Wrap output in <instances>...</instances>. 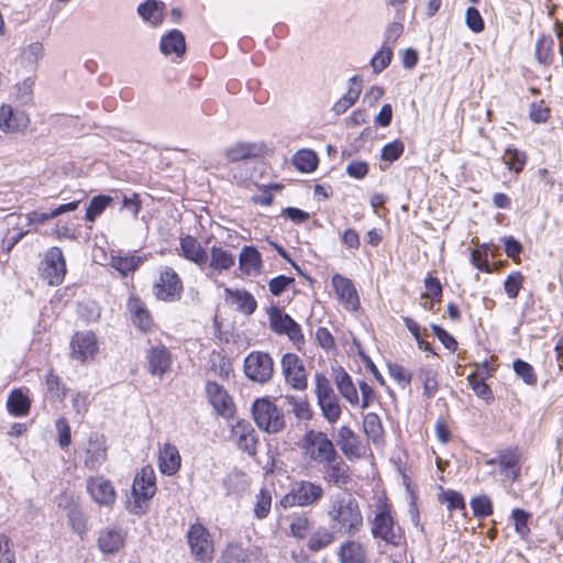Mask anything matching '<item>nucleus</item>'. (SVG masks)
I'll list each match as a JSON object with an SVG mask.
<instances>
[{
    "label": "nucleus",
    "instance_id": "obj_36",
    "mask_svg": "<svg viewBox=\"0 0 563 563\" xmlns=\"http://www.w3.org/2000/svg\"><path fill=\"white\" fill-rule=\"evenodd\" d=\"M334 540L335 531L327 527H319L310 534L307 541V549L310 552H319L328 548Z\"/></svg>",
    "mask_w": 563,
    "mask_h": 563
},
{
    "label": "nucleus",
    "instance_id": "obj_2",
    "mask_svg": "<svg viewBox=\"0 0 563 563\" xmlns=\"http://www.w3.org/2000/svg\"><path fill=\"white\" fill-rule=\"evenodd\" d=\"M265 153V145L262 143H236L225 150V158L230 163L238 164L231 170L232 177L244 184L253 178L254 170L250 166L251 159L260 157Z\"/></svg>",
    "mask_w": 563,
    "mask_h": 563
},
{
    "label": "nucleus",
    "instance_id": "obj_8",
    "mask_svg": "<svg viewBox=\"0 0 563 563\" xmlns=\"http://www.w3.org/2000/svg\"><path fill=\"white\" fill-rule=\"evenodd\" d=\"M372 534L374 538H379L394 547H398L402 539L400 528L396 527L395 520L386 507L375 515L372 525Z\"/></svg>",
    "mask_w": 563,
    "mask_h": 563
},
{
    "label": "nucleus",
    "instance_id": "obj_50",
    "mask_svg": "<svg viewBox=\"0 0 563 563\" xmlns=\"http://www.w3.org/2000/svg\"><path fill=\"white\" fill-rule=\"evenodd\" d=\"M423 384V396L431 398L438 391L437 374L431 367H422L418 375Z\"/></svg>",
    "mask_w": 563,
    "mask_h": 563
},
{
    "label": "nucleus",
    "instance_id": "obj_51",
    "mask_svg": "<svg viewBox=\"0 0 563 563\" xmlns=\"http://www.w3.org/2000/svg\"><path fill=\"white\" fill-rule=\"evenodd\" d=\"M46 389L49 397L54 400L62 401L66 396V388L63 385L60 378L53 372H48L46 375Z\"/></svg>",
    "mask_w": 563,
    "mask_h": 563
},
{
    "label": "nucleus",
    "instance_id": "obj_12",
    "mask_svg": "<svg viewBox=\"0 0 563 563\" xmlns=\"http://www.w3.org/2000/svg\"><path fill=\"white\" fill-rule=\"evenodd\" d=\"M191 553L197 560H206L213 552V543L210 533L201 523L191 525L187 532Z\"/></svg>",
    "mask_w": 563,
    "mask_h": 563
},
{
    "label": "nucleus",
    "instance_id": "obj_59",
    "mask_svg": "<svg viewBox=\"0 0 563 563\" xmlns=\"http://www.w3.org/2000/svg\"><path fill=\"white\" fill-rule=\"evenodd\" d=\"M471 263L479 271L489 273L490 265L487 258V245L483 244L481 250H473L471 253Z\"/></svg>",
    "mask_w": 563,
    "mask_h": 563
},
{
    "label": "nucleus",
    "instance_id": "obj_16",
    "mask_svg": "<svg viewBox=\"0 0 563 563\" xmlns=\"http://www.w3.org/2000/svg\"><path fill=\"white\" fill-rule=\"evenodd\" d=\"M107 459L104 437L97 432L91 433L85 446L84 464L91 471H97Z\"/></svg>",
    "mask_w": 563,
    "mask_h": 563
},
{
    "label": "nucleus",
    "instance_id": "obj_21",
    "mask_svg": "<svg viewBox=\"0 0 563 563\" xmlns=\"http://www.w3.org/2000/svg\"><path fill=\"white\" fill-rule=\"evenodd\" d=\"M206 395L211 406L219 415L230 416L232 413V399L220 384L208 380L206 383Z\"/></svg>",
    "mask_w": 563,
    "mask_h": 563
},
{
    "label": "nucleus",
    "instance_id": "obj_54",
    "mask_svg": "<svg viewBox=\"0 0 563 563\" xmlns=\"http://www.w3.org/2000/svg\"><path fill=\"white\" fill-rule=\"evenodd\" d=\"M512 367L516 375L519 376L527 385L537 384L538 379L536 372L532 365H530L528 362L518 358L514 362Z\"/></svg>",
    "mask_w": 563,
    "mask_h": 563
},
{
    "label": "nucleus",
    "instance_id": "obj_53",
    "mask_svg": "<svg viewBox=\"0 0 563 563\" xmlns=\"http://www.w3.org/2000/svg\"><path fill=\"white\" fill-rule=\"evenodd\" d=\"M391 58V47L383 45L382 48L371 59V66L373 68V71L375 74H380L389 66Z\"/></svg>",
    "mask_w": 563,
    "mask_h": 563
},
{
    "label": "nucleus",
    "instance_id": "obj_14",
    "mask_svg": "<svg viewBox=\"0 0 563 563\" xmlns=\"http://www.w3.org/2000/svg\"><path fill=\"white\" fill-rule=\"evenodd\" d=\"M71 357L85 362L98 352V342L93 332H76L70 341Z\"/></svg>",
    "mask_w": 563,
    "mask_h": 563
},
{
    "label": "nucleus",
    "instance_id": "obj_39",
    "mask_svg": "<svg viewBox=\"0 0 563 563\" xmlns=\"http://www.w3.org/2000/svg\"><path fill=\"white\" fill-rule=\"evenodd\" d=\"M7 407L12 416L24 417L30 411L31 401L20 389H15L9 395Z\"/></svg>",
    "mask_w": 563,
    "mask_h": 563
},
{
    "label": "nucleus",
    "instance_id": "obj_38",
    "mask_svg": "<svg viewBox=\"0 0 563 563\" xmlns=\"http://www.w3.org/2000/svg\"><path fill=\"white\" fill-rule=\"evenodd\" d=\"M68 525L71 530L81 538L87 532V520L82 508L75 501L68 503L66 506Z\"/></svg>",
    "mask_w": 563,
    "mask_h": 563
},
{
    "label": "nucleus",
    "instance_id": "obj_48",
    "mask_svg": "<svg viewBox=\"0 0 563 563\" xmlns=\"http://www.w3.org/2000/svg\"><path fill=\"white\" fill-rule=\"evenodd\" d=\"M467 382L478 398L486 402H490L494 399L490 387L484 382V378H479L476 373L470 374Z\"/></svg>",
    "mask_w": 563,
    "mask_h": 563
},
{
    "label": "nucleus",
    "instance_id": "obj_56",
    "mask_svg": "<svg viewBox=\"0 0 563 563\" xmlns=\"http://www.w3.org/2000/svg\"><path fill=\"white\" fill-rule=\"evenodd\" d=\"M465 24L474 33H481L485 29V22L479 11L474 7H468L465 12Z\"/></svg>",
    "mask_w": 563,
    "mask_h": 563
},
{
    "label": "nucleus",
    "instance_id": "obj_41",
    "mask_svg": "<svg viewBox=\"0 0 563 563\" xmlns=\"http://www.w3.org/2000/svg\"><path fill=\"white\" fill-rule=\"evenodd\" d=\"M554 41L550 36L542 35L536 44V58L542 65H550L553 60Z\"/></svg>",
    "mask_w": 563,
    "mask_h": 563
},
{
    "label": "nucleus",
    "instance_id": "obj_28",
    "mask_svg": "<svg viewBox=\"0 0 563 563\" xmlns=\"http://www.w3.org/2000/svg\"><path fill=\"white\" fill-rule=\"evenodd\" d=\"M263 266L262 255L255 246L245 245L239 255V269L243 275H258Z\"/></svg>",
    "mask_w": 563,
    "mask_h": 563
},
{
    "label": "nucleus",
    "instance_id": "obj_5",
    "mask_svg": "<svg viewBox=\"0 0 563 563\" xmlns=\"http://www.w3.org/2000/svg\"><path fill=\"white\" fill-rule=\"evenodd\" d=\"M252 415L257 427L267 433H278L285 428L284 413L268 399H256Z\"/></svg>",
    "mask_w": 563,
    "mask_h": 563
},
{
    "label": "nucleus",
    "instance_id": "obj_32",
    "mask_svg": "<svg viewBox=\"0 0 563 563\" xmlns=\"http://www.w3.org/2000/svg\"><path fill=\"white\" fill-rule=\"evenodd\" d=\"M159 49L164 55L175 54L181 57L186 52V41L179 30H172L163 35L159 43Z\"/></svg>",
    "mask_w": 563,
    "mask_h": 563
},
{
    "label": "nucleus",
    "instance_id": "obj_58",
    "mask_svg": "<svg viewBox=\"0 0 563 563\" xmlns=\"http://www.w3.org/2000/svg\"><path fill=\"white\" fill-rule=\"evenodd\" d=\"M290 532L296 539H303L310 529V520L306 516H295L289 525Z\"/></svg>",
    "mask_w": 563,
    "mask_h": 563
},
{
    "label": "nucleus",
    "instance_id": "obj_10",
    "mask_svg": "<svg viewBox=\"0 0 563 563\" xmlns=\"http://www.w3.org/2000/svg\"><path fill=\"white\" fill-rule=\"evenodd\" d=\"M183 290L181 279L172 267H165L153 288L155 297L164 301L178 300Z\"/></svg>",
    "mask_w": 563,
    "mask_h": 563
},
{
    "label": "nucleus",
    "instance_id": "obj_43",
    "mask_svg": "<svg viewBox=\"0 0 563 563\" xmlns=\"http://www.w3.org/2000/svg\"><path fill=\"white\" fill-rule=\"evenodd\" d=\"M255 504L253 508L254 517L262 520L265 519L272 508V495L267 488H262L255 496Z\"/></svg>",
    "mask_w": 563,
    "mask_h": 563
},
{
    "label": "nucleus",
    "instance_id": "obj_49",
    "mask_svg": "<svg viewBox=\"0 0 563 563\" xmlns=\"http://www.w3.org/2000/svg\"><path fill=\"white\" fill-rule=\"evenodd\" d=\"M365 434L373 441H377L383 434V426L377 413L368 412L363 420Z\"/></svg>",
    "mask_w": 563,
    "mask_h": 563
},
{
    "label": "nucleus",
    "instance_id": "obj_44",
    "mask_svg": "<svg viewBox=\"0 0 563 563\" xmlns=\"http://www.w3.org/2000/svg\"><path fill=\"white\" fill-rule=\"evenodd\" d=\"M141 263L139 256H111L110 265L118 271L122 276L135 271Z\"/></svg>",
    "mask_w": 563,
    "mask_h": 563
},
{
    "label": "nucleus",
    "instance_id": "obj_6",
    "mask_svg": "<svg viewBox=\"0 0 563 563\" xmlns=\"http://www.w3.org/2000/svg\"><path fill=\"white\" fill-rule=\"evenodd\" d=\"M243 369L250 380L266 384L273 377L274 361L266 352L253 351L244 358Z\"/></svg>",
    "mask_w": 563,
    "mask_h": 563
},
{
    "label": "nucleus",
    "instance_id": "obj_3",
    "mask_svg": "<svg viewBox=\"0 0 563 563\" xmlns=\"http://www.w3.org/2000/svg\"><path fill=\"white\" fill-rule=\"evenodd\" d=\"M301 449L318 465H323L339 455L332 440L322 431H307L301 440Z\"/></svg>",
    "mask_w": 563,
    "mask_h": 563
},
{
    "label": "nucleus",
    "instance_id": "obj_30",
    "mask_svg": "<svg viewBox=\"0 0 563 563\" xmlns=\"http://www.w3.org/2000/svg\"><path fill=\"white\" fill-rule=\"evenodd\" d=\"M165 3L159 0H145L137 5V14L141 19L152 25L158 26L164 21Z\"/></svg>",
    "mask_w": 563,
    "mask_h": 563
},
{
    "label": "nucleus",
    "instance_id": "obj_60",
    "mask_svg": "<svg viewBox=\"0 0 563 563\" xmlns=\"http://www.w3.org/2000/svg\"><path fill=\"white\" fill-rule=\"evenodd\" d=\"M523 277L519 272H514L510 275H508L507 279L505 280L504 287L505 291L510 299H515L519 290L522 286Z\"/></svg>",
    "mask_w": 563,
    "mask_h": 563
},
{
    "label": "nucleus",
    "instance_id": "obj_55",
    "mask_svg": "<svg viewBox=\"0 0 563 563\" xmlns=\"http://www.w3.org/2000/svg\"><path fill=\"white\" fill-rule=\"evenodd\" d=\"M314 382H316L314 393L317 396V401L320 399L329 398V397L336 395L333 390V387H332L329 378L325 375H323L321 373H316Z\"/></svg>",
    "mask_w": 563,
    "mask_h": 563
},
{
    "label": "nucleus",
    "instance_id": "obj_15",
    "mask_svg": "<svg viewBox=\"0 0 563 563\" xmlns=\"http://www.w3.org/2000/svg\"><path fill=\"white\" fill-rule=\"evenodd\" d=\"M30 123L27 114L12 108L10 104L0 106V130L3 133H18L24 131Z\"/></svg>",
    "mask_w": 563,
    "mask_h": 563
},
{
    "label": "nucleus",
    "instance_id": "obj_9",
    "mask_svg": "<svg viewBox=\"0 0 563 563\" xmlns=\"http://www.w3.org/2000/svg\"><path fill=\"white\" fill-rule=\"evenodd\" d=\"M156 493V475L151 465H145L135 475L132 485V495L135 507L141 508L142 503H146L154 497Z\"/></svg>",
    "mask_w": 563,
    "mask_h": 563
},
{
    "label": "nucleus",
    "instance_id": "obj_25",
    "mask_svg": "<svg viewBox=\"0 0 563 563\" xmlns=\"http://www.w3.org/2000/svg\"><path fill=\"white\" fill-rule=\"evenodd\" d=\"M300 507H308L318 504L324 496L323 487L310 481H297L294 483Z\"/></svg>",
    "mask_w": 563,
    "mask_h": 563
},
{
    "label": "nucleus",
    "instance_id": "obj_1",
    "mask_svg": "<svg viewBox=\"0 0 563 563\" xmlns=\"http://www.w3.org/2000/svg\"><path fill=\"white\" fill-rule=\"evenodd\" d=\"M327 514L332 528L340 534L354 537L364 527L358 501L350 494L332 495Z\"/></svg>",
    "mask_w": 563,
    "mask_h": 563
},
{
    "label": "nucleus",
    "instance_id": "obj_26",
    "mask_svg": "<svg viewBox=\"0 0 563 563\" xmlns=\"http://www.w3.org/2000/svg\"><path fill=\"white\" fill-rule=\"evenodd\" d=\"M148 372L153 376H163L169 371L172 365V356L169 351L163 346H153L147 352Z\"/></svg>",
    "mask_w": 563,
    "mask_h": 563
},
{
    "label": "nucleus",
    "instance_id": "obj_64",
    "mask_svg": "<svg viewBox=\"0 0 563 563\" xmlns=\"http://www.w3.org/2000/svg\"><path fill=\"white\" fill-rule=\"evenodd\" d=\"M346 174L355 179H363L369 172V166L365 161H352L347 164Z\"/></svg>",
    "mask_w": 563,
    "mask_h": 563
},
{
    "label": "nucleus",
    "instance_id": "obj_29",
    "mask_svg": "<svg viewBox=\"0 0 563 563\" xmlns=\"http://www.w3.org/2000/svg\"><path fill=\"white\" fill-rule=\"evenodd\" d=\"M208 276H212L214 273H222L223 271L231 269L235 264L234 255L220 246L213 245L210 249V261L208 260Z\"/></svg>",
    "mask_w": 563,
    "mask_h": 563
},
{
    "label": "nucleus",
    "instance_id": "obj_34",
    "mask_svg": "<svg viewBox=\"0 0 563 563\" xmlns=\"http://www.w3.org/2000/svg\"><path fill=\"white\" fill-rule=\"evenodd\" d=\"M333 374L334 383L342 397L351 405H356L358 402V395L351 376L342 367L334 369Z\"/></svg>",
    "mask_w": 563,
    "mask_h": 563
},
{
    "label": "nucleus",
    "instance_id": "obj_40",
    "mask_svg": "<svg viewBox=\"0 0 563 563\" xmlns=\"http://www.w3.org/2000/svg\"><path fill=\"white\" fill-rule=\"evenodd\" d=\"M318 406L329 423H335L340 419L342 410L336 395L318 400Z\"/></svg>",
    "mask_w": 563,
    "mask_h": 563
},
{
    "label": "nucleus",
    "instance_id": "obj_20",
    "mask_svg": "<svg viewBox=\"0 0 563 563\" xmlns=\"http://www.w3.org/2000/svg\"><path fill=\"white\" fill-rule=\"evenodd\" d=\"M87 490L99 505L111 506L115 501L114 487L103 477H90L87 481Z\"/></svg>",
    "mask_w": 563,
    "mask_h": 563
},
{
    "label": "nucleus",
    "instance_id": "obj_19",
    "mask_svg": "<svg viewBox=\"0 0 563 563\" xmlns=\"http://www.w3.org/2000/svg\"><path fill=\"white\" fill-rule=\"evenodd\" d=\"M232 435L235 438L239 449L250 455L256 454L257 434L249 421H238L232 427Z\"/></svg>",
    "mask_w": 563,
    "mask_h": 563
},
{
    "label": "nucleus",
    "instance_id": "obj_18",
    "mask_svg": "<svg viewBox=\"0 0 563 563\" xmlns=\"http://www.w3.org/2000/svg\"><path fill=\"white\" fill-rule=\"evenodd\" d=\"M179 249V255L187 261L196 264L200 268L207 266L209 260L208 252L195 236L187 234L180 238Z\"/></svg>",
    "mask_w": 563,
    "mask_h": 563
},
{
    "label": "nucleus",
    "instance_id": "obj_23",
    "mask_svg": "<svg viewBox=\"0 0 563 563\" xmlns=\"http://www.w3.org/2000/svg\"><path fill=\"white\" fill-rule=\"evenodd\" d=\"M336 442L347 460L353 461L362 456L358 435L350 427L342 426L339 429Z\"/></svg>",
    "mask_w": 563,
    "mask_h": 563
},
{
    "label": "nucleus",
    "instance_id": "obj_61",
    "mask_svg": "<svg viewBox=\"0 0 563 563\" xmlns=\"http://www.w3.org/2000/svg\"><path fill=\"white\" fill-rule=\"evenodd\" d=\"M389 375L394 378L401 388H406L409 386L411 382V374L405 367L399 364H389L388 365Z\"/></svg>",
    "mask_w": 563,
    "mask_h": 563
},
{
    "label": "nucleus",
    "instance_id": "obj_27",
    "mask_svg": "<svg viewBox=\"0 0 563 563\" xmlns=\"http://www.w3.org/2000/svg\"><path fill=\"white\" fill-rule=\"evenodd\" d=\"M181 457L176 445L165 443L158 451V468L162 474L172 476L180 468Z\"/></svg>",
    "mask_w": 563,
    "mask_h": 563
},
{
    "label": "nucleus",
    "instance_id": "obj_22",
    "mask_svg": "<svg viewBox=\"0 0 563 563\" xmlns=\"http://www.w3.org/2000/svg\"><path fill=\"white\" fill-rule=\"evenodd\" d=\"M322 466L324 468L323 479L328 484L342 487L350 483V467L340 455L324 463Z\"/></svg>",
    "mask_w": 563,
    "mask_h": 563
},
{
    "label": "nucleus",
    "instance_id": "obj_24",
    "mask_svg": "<svg viewBox=\"0 0 563 563\" xmlns=\"http://www.w3.org/2000/svg\"><path fill=\"white\" fill-rule=\"evenodd\" d=\"M332 285L340 300L346 308L352 310H356L358 308V295L351 279L341 276L340 274H335L332 277Z\"/></svg>",
    "mask_w": 563,
    "mask_h": 563
},
{
    "label": "nucleus",
    "instance_id": "obj_37",
    "mask_svg": "<svg viewBox=\"0 0 563 563\" xmlns=\"http://www.w3.org/2000/svg\"><path fill=\"white\" fill-rule=\"evenodd\" d=\"M339 558L341 563H364L365 549L360 542L350 540L341 544Z\"/></svg>",
    "mask_w": 563,
    "mask_h": 563
},
{
    "label": "nucleus",
    "instance_id": "obj_57",
    "mask_svg": "<svg viewBox=\"0 0 563 563\" xmlns=\"http://www.w3.org/2000/svg\"><path fill=\"white\" fill-rule=\"evenodd\" d=\"M511 517L515 521L516 532L521 537L528 536V533L530 532V529L528 527L530 514L523 509L515 508L511 512Z\"/></svg>",
    "mask_w": 563,
    "mask_h": 563
},
{
    "label": "nucleus",
    "instance_id": "obj_45",
    "mask_svg": "<svg viewBox=\"0 0 563 563\" xmlns=\"http://www.w3.org/2000/svg\"><path fill=\"white\" fill-rule=\"evenodd\" d=\"M285 399L298 419L310 420L312 418V410L306 397L286 396Z\"/></svg>",
    "mask_w": 563,
    "mask_h": 563
},
{
    "label": "nucleus",
    "instance_id": "obj_31",
    "mask_svg": "<svg viewBox=\"0 0 563 563\" xmlns=\"http://www.w3.org/2000/svg\"><path fill=\"white\" fill-rule=\"evenodd\" d=\"M224 292L227 298L235 305L236 310L241 313L250 316L255 312L257 308V301L254 296L245 289H231L225 288Z\"/></svg>",
    "mask_w": 563,
    "mask_h": 563
},
{
    "label": "nucleus",
    "instance_id": "obj_47",
    "mask_svg": "<svg viewBox=\"0 0 563 563\" xmlns=\"http://www.w3.org/2000/svg\"><path fill=\"white\" fill-rule=\"evenodd\" d=\"M504 161L509 170L519 174L526 165V155L523 152L515 147H507L505 151Z\"/></svg>",
    "mask_w": 563,
    "mask_h": 563
},
{
    "label": "nucleus",
    "instance_id": "obj_33",
    "mask_svg": "<svg viewBox=\"0 0 563 563\" xmlns=\"http://www.w3.org/2000/svg\"><path fill=\"white\" fill-rule=\"evenodd\" d=\"M350 87L346 93L340 98L332 107L335 114H343L349 108H351L358 99L362 90V78L358 75L353 76L350 79Z\"/></svg>",
    "mask_w": 563,
    "mask_h": 563
},
{
    "label": "nucleus",
    "instance_id": "obj_11",
    "mask_svg": "<svg viewBox=\"0 0 563 563\" xmlns=\"http://www.w3.org/2000/svg\"><path fill=\"white\" fill-rule=\"evenodd\" d=\"M282 372L287 384L294 389L305 390L308 386L302 360L295 353H286L282 358Z\"/></svg>",
    "mask_w": 563,
    "mask_h": 563
},
{
    "label": "nucleus",
    "instance_id": "obj_46",
    "mask_svg": "<svg viewBox=\"0 0 563 563\" xmlns=\"http://www.w3.org/2000/svg\"><path fill=\"white\" fill-rule=\"evenodd\" d=\"M111 201H112V198L110 196H107V195L95 196L90 200V202L86 209L85 219L87 221L93 222L97 219V217L100 216L106 210V208L110 205Z\"/></svg>",
    "mask_w": 563,
    "mask_h": 563
},
{
    "label": "nucleus",
    "instance_id": "obj_62",
    "mask_svg": "<svg viewBox=\"0 0 563 563\" xmlns=\"http://www.w3.org/2000/svg\"><path fill=\"white\" fill-rule=\"evenodd\" d=\"M404 143L399 140H395L386 144L382 150V158L387 162H394L398 159L404 153Z\"/></svg>",
    "mask_w": 563,
    "mask_h": 563
},
{
    "label": "nucleus",
    "instance_id": "obj_42",
    "mask_svg": "<svg viewBox=\"0 0 563 563\" xmlns=\"http://www.w3.org/2000/svg\"><path fill=\"white\" fill-rule=\"evenodd\" d=\"M294 165L303 173L313 172L318 166V157L313 151L301 150L294 155Z\"/></svg>",
    "mask_w": 563,
    "mask_h": 563
},
{
    "label": "nucleus",
    "instance_id": "obj_4",
    "mask_svg": "<svg viewBox=\"0 0 563 563\" xmlns=\"http://www.w3.org/2000/svg\"><path fill=\"white\" fill-rule=\"evenodd\" d=\"M271 330L278 335H286L295 347L300 351L306 341L300 324L278 306L272 305L267 309Z\"/></svg>",
    "mask_w": 563,
    "mask_h": 563
},
{
    "label": "nucleus",
    "instance_id": "obj_7",
    "mask_svg": "<svg viewBox=\"0 0 563 563\" xmlns=\"http://www.w3.org/2000/svg\"><path fill=\"white\" fill-rule=\"evenodd\" d=\"M41 277L49 286H58L64 282L66 275V261L63 251L57 247H51L44 255L38 266Z\"/></svg>",
    "mask_w": 563,
    "mask_h": 563
},
{
    "label": "nucleus",
    "instance_id": "obj_63",
    "mask_svg": "<svg viewBox=\"0 0 563 563\" xmlns=\"http://www.w3.org/2000/svg\"><path fill=\"white\" fill-rule=\"evenodd\" d=\"M294 283V277L278 275L268 282V289L272 292V295L280 296Z\"/></svg>",
    "mask_w": 563,
    "mask_h": 563
},
{
    "label": "nucleus",
    "instance_id": "obj_13",
    "mask_svg": "<svg viewBox=\"0 0 563 563\" xmlns=\"http://www.w3.org/2000/svg\"><path fill=\"white\" fill-rule=\"evenodd\" d=\"M521 453L518 448H509L500 450L497 457L487 461L488 465L498 464L501 474H504L511 483L517 481L520 475Z\"/></svg>",
    "mask_w": 563,
    "mask_h": 563
},
{
    "label": "nucleus",
    "instance_id": "obj_52",
    "mask_svg": "<svg viewBox=\"0 0 563 563\" xmlns=\"http://www.w3.org/2000/svg\"><path fill=\"white\" fill-rule=\"evenodd\" d=\"M470 506L476 518H486L493 514V504L487 495L475 496L471 499Z\"/></svg>",
    "mask_w": 563,
    "mask_h": 563
},
{
    "label": "nucleus",
    "instance_id": "obj_35",
    "mask_svg": "<svg viewBox=\"0 0 563 563\" xmlns=\"http://www.w3.org/2000/svg\"><path fill=\"white\" fill-rule=\"evenodd\" d=\"M128 309L132 314V322L142 331H147L152 327V318L144 303L136 297H131L128 301Z\"/></svg>",
    "mask_w": 563,
    "mask_h": 563
},
{
    "label": "nucleus",
    "instance_id": "obj_17",
    "mask_svg": "<svg viewBox=\"0 0 563 563\" xmlns=\"http://www.w3.org/2000/svg\"><path fill=\"white\" fill-rule=\"evenodd\" d=\"M125 539L126 533L121 527H107L99 532L97 545L103 554H114L123 549Z\"/></svg>",
    "mask_w": 563,
    "mask_h": 563
}]
</instances>
